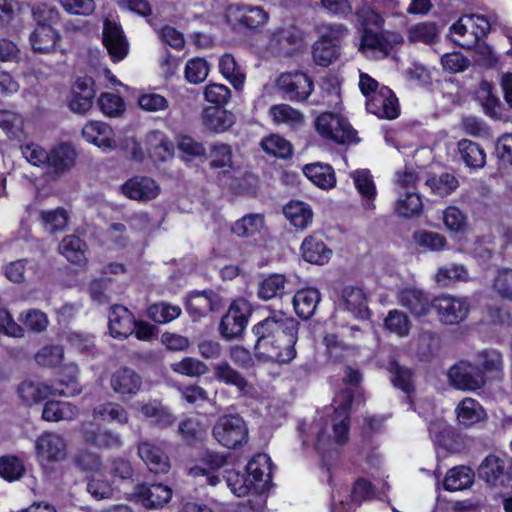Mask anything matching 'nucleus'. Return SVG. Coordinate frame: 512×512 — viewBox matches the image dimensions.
Here are the masks:
<instances>
[{
    "mask_svg": "<svg viewBox=\"0 0 512 512\" xmlns=\"http://www.w3.org/2000/svg\"><path fill=\"white\" fill-rule=\"evenodd\" d=\"M300 323L282 312H272L252 327L256 338L255 356L260 359L288 364L296 357Z\"/></svg>",
    "mask_w": 512,
    "mask_h": 512,
    "instance_id": "1",
    "label": "nucleus"
},
{
    "mask_svg": "<svg viewBox=\"0 0 512 512\" xmlns=\"http://www.w3.org/2000/svg\"><path fill=\"white\" fill-rule=\"evenodd\" d=\"M343 382L350 387L342 389L333 399V414L331 424L334 441L344 444L348 440L350 427V410L354 401L361 396L359 385L362 382V373L350 366L345 367Z\"/></svg>",
    "mask_w": 512,
    "mask_h": 512,
    "instance_id": "2",
    "label": "nucleus"
},
{
    "mask_svg": "<svg viewBox=\"0 0 512 512\" xmlns=\"http://www.w3.org/2000/svg\"><path fill=\"white\" fill-rule=\"evenodd\" d=\"M76 365L66 366L52 386L32 381H23L18 387V394L28 405L37 404L49 395L72 397L80 394L81 387L77 380Z\"/></svg>",
    "mask_w": 512,
    "mask_h": 512,
    "instance_id": "3",
    "label": "nucleus"
},
{
    "mask_svg": "<svg viewBox=\"0 0 512 512\" xmlns=\"http://www.w3.org/2000/svg\"><path fill=\"white\" fill-rule=\"evenodd\" d=\"M248 435L246 421L239 414L221 415L212 427L214 440L227 449H236L246 444Z\"/></svg>",
    "mask_w": 512,
    "mask_h": 512,
    "instance_id": "4",
    "label": "nucleus"
},
{
    "mask_svg": "<svg viewBox=\"0 0 512 512\" xmlns=\"http://www.w3.org/2000/svg\"><path fill=\"white\" fill-rule=\"evenodd\" d=\"M252 314V308L247 300L239 298L234 300L219 324L220 335L226 340H233L243 335Z\"/></svg>",
    "mask_w": 512,
    "mask_h": 512,
    "instance_id": "5",
    "label": "nucleus"
},
{
    "mask_svg": "<svg viewBox=\"0 0 512 512\" xmlns=\"http://www.w3.org/2000/svg\"><path fill=\"white\" fill-rule=\"evenodd\" d=\"M276 87L283 97L292 102H305L314 90L313 79L303 71L281 73Z\"/></svg>",
    "mask_w": 512,
    "mask_h": 512,
    "instance_id": "6",
    "label": "nucleus"
},
{
    "mask_svg": "<svg viewBox=\"0 0 512 512\" xmlns=\"http://www.w3.org/2000/svg\"><path fill=\"white\" fill-rule=\"evenodd\" d=\"M315 129L322 137L338 144L356 141L357 132L345 118L334 113L320 114L315 120Z\"/></svg>",
    "mask_w": 512,
    "mask_h": 512,
    "instance_id": "7",
    "label": "nucleus"
},
{
    "mask_svg": "<svg viewBox=\"0 0 512 512\" xmlns=\"http://www.w3.org/2000/svg\"><path fill=\"white\" fill-rule=\"evenodd\" d=\"M448 379L454 388L462 391H476L486 383L485 375L479 366L468 361L454 364L448 371Z\"/></svg>",
    "mask_w": 512,
    "mask_h": 512,
    "instance_id": "8",
    "label": "nucleus"
},
{
    "mask_svg": "<svg viewBox=\"0 0 512 512\" xmlns=\"http://www.w3.org/2000/svg\"><path fill=\"white\" fill-rule=\"evenodd\" d=\"M297 432L304 449L313 446L322 455L330 450L332 440L327 434V422L323 417L314 419L311 423L301 421Z\"/></svg>",
    "mask_w": 512,
    "mask_h": 512,
    "instance_id": "9",
    "label": "nucleus"
},
{
    "mask_svg": "<svg viewBox=\"0 0 512 512\" xmlns=\"http://www.w3.org/2000/svg\"><path fill=\"white\" fill-rule=\"evenodd\" d=\"M433 309L443 324L455 325L467 318L469 303L466 298L441 295L433 299Z\"/></svg>",
    "mask_w": 512,
    "mask_h": 512,
    "instance_id": "10",
    "label": "nucleus"
},
{
    "mask_svg": "<svg viewBox=\"0 0 512 512\" xmlns=\"http://www.w3.org/2000/svg\"><path fill=\"white\" fill-rule=\"evenodd\" d=\"M223 307L221 296L213 290L192 291L188 294L185 308L193 321L205 317L209 312Z\"/></svg>",
    "mask_w": 512,
    "mask_h": 512,
    "instance_id": "11",
    "label": "nucleus"
},
{
    "mask_svg": "<svg viewBox=\"0 0 512 512\" xmlns=\"http://www.w3.org/2000/svg\"><path fill=\"white\" fill-rule=\"evenodd\" d=\"M102 42L111 60L119 62L129 53V43L119 23L105 19L103 23Z\"/></svg>",
    "mask_w": 512,
    "mask_h": 512,
    "instance_id": "12",
    "label": "nucleus"
},
{
    "mask_svg": "<svg viewBox=\"0 0 512 512\" xmlns=\"http://www.w3.org/2000/svg\"><path fill=\"white\" fill-rule=\"evenodd\" d=\"M142 377L129 367H120L110 377V387L122 400L131 399L142 388Z\"/></svg>",
    "mask_w": 512,
    "mask_h": 512,
    "instance_id": "13",
    "label": "nucleus"
},
{
    "mask_svg": "<svg viewBox=\"0 0 512 512\" xmlns=\"http://www.w3.org/2000/svg\"><path fill=\"white\" fill-rule=\"evenodd\" d=\"M366 110L379 118L393 120L400 114L398 99L393 91L383 86L380 90L368 98Z\"/></svg>",
    "mask_w": 512,
    "mask_h": 512,
    "instance_id": "14",
    "label": "nucleus"
},
{
    "mask_svg": "<svg viewBox=\"0 0 512 512\" xmlns=\"http://www.w3.org/2000/svg\"><path fill=\"white\" fill-rule=\"evenodd\" d=\"M95 94L94 80L92 78H78L73 84L68 97L69 109L77 114H85L92 108Z\"/></svg>",
    "mask_w": 512,
    "mask_h": 512,
    "instance_id": "15",
    "label": "nucleus"
},
{
    "mask_svg": "<svg viewBox=\"0 0 512 512\" xmlns=\"http://www.w3.org/2000/svg\"><path fill=\"white\" fill-rule=\"evenodd\" d=\"M402 43L403 37L400 33L381 28L374 33L362 35L360 49L363 52L377 51L382 54V57H386L397 45Z\"/></svg>",
    "mask_w": 512,
    "mask_h": 512,
    "instance_id": "16",
    "label": "nucleus"
},
{
    "mask_svg": "<svg viewBox=\"0 0 512 512\" xmlns=\"http://www.w3.org/2000/svg\"><path fill=\"white\" fill-rule=\"evenodd\" d=\"M82 437L87 444L104 450L120 449L123 445L118 433L103 429L93 422L83 424Z\"/></svg>",
    "mask_w": 512,
    "mask_h": 512,
    "instance_id": "17",
    "label": "nucleus"
},
{
    "mask_svg": "<svg viewBox=\"0 0 512 512\" xmlns=\"http://www.w3.org/2000/svg\"><path fill=\"white\" fill-rule=\"evenodd\" d=\"M268 20V14L258 6H237L229 9L228 21L234 29H256Z\"/></svg>",
    "mask_w": 512,
    "mask_h": 512,
    "instance_id": "18",
    "label": "nucleus"
},
{
    "mask_svg": "<svg viewBox=\"0 0 512 512\" xmlns=\"http://www.w3.org/2000/svg\"><path fill=\"white\" fill-rule=\"evenodd\" d=\"M133 494L142 502L144 507L157 509L171 500L172 489L163 483H141L134 487Z\"/></svg>",
    "mask_w": 512,
    "mask_h": 512,
    "instance_id": "19",
    "label": "nucleus"
},
{
    "mask_svg": "<svg viewBox=\"0 0 512 512\" xmlns=\"http://www.w3.org/2000/svg\"><path fill=\"white\" fill-rule=\"evenodd\" d=\"M37 457L42 462L54 463L63 460L66 456L64 439L55 433H44L35 443Z\"/></svg>",
    "mask_w": 512,
    "mask_h": 512,
    "instance_id": "20",
    "label": "nucleus"
},
{
    "mask_svg": "<svg viewBox=\"0 0 512 512\" xmlns=\"http://www.w3.org/2000/svg\"><path fill=\"white\" fill-rule=\"evenodd\" d=\"M121 192L132 200L150 201L158 196L160 187L150 177L135 176L121 186Z\"/></svg>",
    "mask_w": 512,
    "mask_h": 512,
    "instance_id": "21",
    "label": "nucleus"
},
{
    "mask_svg": "<svg viewBox=\"0 0 512 512\" xmlns=\"http://www.w3.org/2000/svg\"><path fill=\"white\" fill-rule=\"evenodd\" d=\"M355 26L362 31V35L374 33L384 27L385 20L370 0H362L352 14Z\"/></svg>",
    "mask_w": 512,
    "mask_h": 512,
    "instance_id": "22",
    "label": "nucleus"
},
{
    "mask_svg": "<svg viewBox=\"0 0 512 512\" xmlns=\"http://www.w3.org/2000/svg\"><path fill=\"white\" fill-rule=\"evenodd\" d=\"M428 431L433 443L449 452H457L462 447L460 435L444 421H431Z\"/></svg>",
    "mask_w": 512,
    "mask_h": 512,
    "instance_id": "23",
    "label": "nucleus"
},
{
    "mask_svg": "<svg viewBox=\"0 0 512 512\" xmlns=\"http://www.w3.org/2000/svg\"><path fill=\"white\" fill-rule=\"evenodd\" d=\"M135 330V317L123 305H113L109 313V331L113 338L126 339Z\"/></svg>",
    "mask_w": 512,
    "mask_h": 512,
    "instance_id": "24",
    "label": "nucleus"
},
{
    "mask_svg": "<svg viewBox=\"0 0 512 512\" xmlns=\"http://www.w3.org/2000/svg\"><path fill=\"white\" fill-rule=\"evenodd\" d=\"M138 455L145 462L148 469L155 473H167L170 469V460L161 447L150 441L138 444Z\"/></svg>",
    "mask_w": 512,
    "mask_h": 512,
    "instance_id": "25",
    "label": "nucleus"
},
{
    "mask_svg": "<svg viewBox=\"0 0 512 512\" xmlns=\"http://www.w3.org/2000/svg\"><path fill=\"white\" fill-rule=\"evenodd\" d=\"M213 373L218 381L235 386L240 396H249L254 391V386L227 361L216 364L213 367Z\"/></svg>",
    "mask_w": 512,
    "mask_h": 512,
    "instance_id": "26",
    "label": "nucleus"
},
{
    "mask_svg": "<svg viewBox=\"0 0 512 512\" xmlns=\"http://www.w3.org/2000/svg\"><path fill=\"white\" fill-rule=\"evenodd\" d=\"M76 153L67 143H62L48 152L45 166L49 172L60 176L69 171L75 164Z\"/></svg>",
    "mask_w": 512,
    "mask_h": 512,
    "instance_id": "27",
    "label": "nucleus"
},
{
    "mask_svg": "<svg viewBox=\"0 0 512 512\" xmlns=\"http://www.w3.org/2000/svg\"><path fill=\"white\" fill-rule=\"evenodd\" d=\"M400 304L415 317L426 316L433 309V300L426 292L416 288H406L399 293Z\"/></svg>",
    "mask_w": 512,
    "mask_h": 512,
    "instance_id": "28",
    "label": "nucleus"
},
{
    "mask_svg": "<svg viewBox=\"0 0 512 512\" xmlns=\"http://www.w3.org/2000/svg\"><path fill=\"white\" fill-rule=\"evenodd\" d=\"M82 135L88 142L104 151L112 150L116 146L111 127L101 121H92L86 124L82 129Z\"/></svg>",
    "mask_w": 512,
    "mask_h": 512,
    "instance_id": "29",
    "label": "nucleus"
},
{
    "mask_svg": "<svg viewBox=\"0 0 512 512\" xmlns=\"http://www.w3.org/2000/svg\"><path fill=\"white\" fill-rule=\"evenodd\" d=\"M341 299L345 309L356 318L367 319L370 310L367 305V296L364 290L357 286H345L341 292Z\"/></svg>",
    "mask_w": 512,
    "mask_h": 512,
    "instance_id": "30",
    "label": "nucleus"
},
{
    "mask_svg": "<svg viewBox=\"0 0 512 512\" xmlns=\"http://www.w3.org/2000/svg\"><path fill=\"white\" fill-rule=\"evenodd\" d=\"M455 413L459 424L464 428H470L487 419V413L483 406L470 397H466L458 403Z\"/></svg>",
    "mask_w": 512,
    "mask_h": 512,
    "instance_id": "31",
    "label": "nucleus"
},
{
    "mask_svg": "<svg viewBox=\"0 0 512 512\" xmlns=\"http://www.w3.org/2000/svg\"><path fill=\"white\" fill-rule=\"evenodd\" d=\"M301 253L305 261L316 265H324L330 260L332 250L319 236L313 234L303 240Z\"/></svg>",
    "mask_w": 512,
    "mask_h": 512,
    "instance_id": "32",
    "label": "nucleus"
},
{
    "mask_svg": "<svg viewBox=\"0 0 512 512\" xmlns=\"http://www.w3.org/2000/svg\"><path fill=\"white\" fill-rule=\"evenodd\" d=\"M321 300L318 289L309 287L297 291L293 297V307L297 316L303 320L310 319Z\"/></svg>",
    "mask_w": 512,
    "mask_h": 512,
    "instance_id": "33",
    "label": "nucleus"
},
{
    "mask_svg": "<svg viewBox=\"0 0 512 512\" xmlns=\"http://www.w3.org/2000/svg\"><path fill=\"white\" fill-rule=\"evenodd\" d=\"M235 122L234 115L220 107H207L202 113L204 127L214 133L228 130Z\"/></svg>",
    "mask_w": 512,
    "mask_h": 512,
    "instance_id": "34",
    "label": "nucleus"
},
{
    "mask_svg": "<svg viewBox=\"0 0 512 512\" xmlns=\"http://www.w3.org/2000/svg\"><path fill=\"white\" fill-rule=\"evenodd\" d=\"M478 98L486 115L495 120L507 121L506 109L499 98L493 93V87L490 83L486 81L481 82Z\"/></svg>",
    "mask_w": 512,
    "mask_h": 512,
    "instance_id": "35",
    "label": "nucleus"
},
{
    "mask_svg": "<svg viewBox=\"0 0 512 512\" xmlns=\"http://www.w3.org/2000/svg\"><path fill=\"white\" fill-rule=\"evenodd\" d=\"M388 370L392 374L391 381L393 385L406 394L404 400L410 405V408L415 411L416 409L411 398V394L414 392L412 371L407 367L401 366L395 360L389 362Z\"/></svg>",
    "mask_w": 512,
    "mask_h": 512,
    "instance_id": "36",
    "label": "nucleus"
},
{
    "mask_svg": "<svg viewBox=\"0 0 512 512\" xmlns=\"http://www.w3.org/2000/svg\"><path fill=\"white\" fill-rule=\"evenodd\" d=\"M305 176L317 187L330 189L336 184L334 169L328 164L320 162L307 164L303 168Z\"/></svg>",
    "mask_w": 512,
    "mask_h": 512,
    "instance_id": "37",
    "label": "nucleus"
},
{
    "mask_svg": "<svg viewBox=\"0 0 512 512\" xmlns=\"http://www.w3.org/2000/svg\"><path fill=\"white\" fill-rule=\"evenodd\" d=\"M61 36L57 29L35 27L30 33L29 42L34 52L48 54L54 51Z\"/></svg>",
    "mask_w": 512,
    "mask_h": 512,
    "instance_id": "38",
    "label": "nucleus"
},
{
    "mask_svg": "<svg viewBox=\"0 0 512 512\" xmlns=\"http://www.w3.org/2000/svg\"><path fill=\"white\" fill-rule=\"evenodd\" d=\"M449 32L452 35L451 41L463 49H473L480 41L477 32L467 25V17L461 16L455 23H453Z\"/></svg>",
    "mask_w": 512,
    "mask_h": 512,
    "instance_id": "39",
    "label": "nucleus"
},
{
    "mask_svg": "<svg viewBox=\"0 0 512 512\" xmlns=\"http://www.w3.org/2000/svg\"><path fill=\"white\" fill-rule=\"evenodd\" d=\"M283 214L297 229H306L313 219V211L309 204L292 200L283 207Z\"/></svg>",
    "mask_w": 512,
    "mask_h": 512,
    "instance_id": "40",
    "label": "nucleus"
},
{
    "mask_svg": "<svg viewBox=\"0 0 512 512\" xmlns=\"http://www.w3.org/2000/svg\"><path fill=\"white\" fill-rule=\"evenodd\" d=\"M458 153L464 164L471 169H479L486 164V153L476 142L461 139L457 143Z\"/></svg>",
    "mask_w": 512,
    "mask_h": 512,
    "instance_id": "41",
    "label": "nucleus"
},
{
    "mask_svg": "<svg viewBox=\"0 0 512 512\" xmlns=\"http://www.w3.org/2000/svg\"><path fill=\"white\" fill-rule=\"evenodd\" d=\"M354 185L362 196L364 206L367 209H374V199L376 197V187L372 174L368 169H358L351 172Z\"/></svg>",
    "mask_w": 512,
    "mask_h": 512,
    "instance_id": "42",
    "label": "nucleus"
},
{
    "mask_svg": "<svg viewBox=\"0 0 512 512\" xmlns=\"http://www.w3.org/2000/svg\"><path fill=\"white\" fill-rule=\"evenodd\" d=\"M504 475V461L495 455H488L478 468V477L490 486L502 483Z\"/></svg>",
    "mask_w": 512,
    "mask_h": 512,
    "instance_id": "43",
    "label": "nucleus"
},
{
    "mask_svg": "<svg viewBox=\"0 0 512 512\" xmlns=\"http://www.w3.org/2000/svg\"><path fill=\"white\" fill-rule=\"evenodd\" d=\"M247 476L254 481V487L257 483L263 482L261 489L267 487L271 479V459L267 454H258L254 456L246 465Z\"/></svg>",
    "mask_w": 512,
    "mask_h": 512,
    "instance_id": "44",
    "label": "nucleus"
},
{
    "mask_svg": "<svg viewBox=\"0 0 512 512\" xmlns=\"http://www.w3.org/2000/svg\"><path fill=\"white\" fill-rule=\"evenodd\" d=\"M302 42L300 35L291 29H283L275 33L271 39V47L279 55H291Z\"/></svg>",
    "mask_w": 512,
    "mask_h": 512,
    "instance_id": "45",
    "label": "nucleus"
},
{
    "mask_svg": "<svg viewBox=\"0 0 512 512\" xmlns=\"http://www.w3.org/2000/svg\"><path fill=\"white\" fill-rule=\"evenodd\" d=\"M473 480L474 473L469 467L458 466L447 472L443 486L447 491H459L470 487Z\"/></svg>",
    "mask_w": 512,
    "mask_h": 512,
    "instance_id": "46",
    "label": "nucleus"
},
{
    "mask_svg": "<svg viewBox=\"0 0 512 512\" xmlns=\"http://www.w3.org/2000/svg\"><path fill=\"white\" fill-rule=\"evenodd\" d=\"M140 412L144 417L152 419L153 423L161 428H168L176 421V417L169 409L156 400L143 404Z\"/></svg>",
    "mask_w": 512,
    "mask_h": 512,
    "instance_id": "47",
    "label": "nucleus"
},
{
    "mask_svg": "<svg viewBox=\"0 0 512 512\" xmlns=\"http://www.w3.org/2000/svg\"><path fill=\"white\" fill-rule=\"evenodd\" d=\"M93 416L102 421L115 422L120 425L127 424L129 421L127 410L121 404L115 402H105L97 405L93 409Z\"/></svg>",
    "mask_w": 512,
    "mask_h": 512,
    "instance_id": "48",
    "label": "nucleus"
},
{
    "mask_svg": "<svg viewBox=\"0 0 512 512\" xmlns=\"http://www.w3.org/2000/svg\"><path fill=\"white\" fill-rule=\"evenodd\" d=\"M285 284L286 277L283 274H270L259 282L257 296L264 301L281 297L284 293Z\"/></svg>",
    "mask_w": 512,
    "mask_h": 512,
    "instance_id": "49",
    "label": "nucleus"
},
{
    "mask_svg": "<svg viewBox=\"0 0 512 512\" xmlns=\"http://www.w3.org/2000/svg\"><path fill=\"white\" fill-rule=\"evenodd\" d=\"M31 16L38 28L56 29L60 23V12L56 7L45 3H39L32 7Z\"/></svg>",
    "mask_w": 512,
    "mask_h": 512,
    "instance_id": "50",
    "label": "nucleus"
},
{
    "mask_svg": "<svg viewBox=\"0 0 512 512\" xmlns=\"http://www.w3.org/2000/svg\"><path fill=\"white\" fill-rule=\"evenodd\" d=\"M232 147L226 143L216 142L210 146L209 167L211 169H222L223 173L229 172L233 168Z\"/></svg>",
    "mask_w": 512,
    "mask_h": 512,
    "instance_id": "51",
    "label": "nucleus"
},
{
    "mask_svg": "<svg viewBox=\"0 0 512 512\" xmlns=\"http://www.w3.org/2000/svg\"><path fill=\"white\" fill-rule=\"evenodd\" d=\"M181 313L180 306L165 301L153 303L147 308V316L158 324L169 323L178 318Z\"/></svg>",
    "mask_w": 512,
    "mask_h": 512,
    "instance_id": "52",
    "label": "nucleus"
},
{
    "mask_svg": "<svg viewBox=\"0 0 512 512\" xmlns=\"http://www.w3.org/2000/svg\"><path fill=\"white\" fill-rule=\"evenodd\" d=\"M77 408L64 401H47L42 411V418L46 421H60L73 419Z\"/></svg>",
    "mask_w": 512,
    "mask_h": 512,
    "instance_id": "53",
    "label": "nucleus"
},
{
    "mask_svg": "<svg viewBox=\"0 0 512 512\" xmlns=\"http://www.w3.org/2000/svg\"><path fill=\"white\" fill-rule=\"evenodd\" d=\"M422 210L423 204L420 195L409 190L403 196L400 195L395 207L396 214L403 218L418 216Z\"/></svg>",
    "mask_w": 512,
    "mask_h": 512,
    "instance_id": "54",
    "label": "nucleus"
},
{
    "mask_svg": "<svg viewBox=\"0 0 512 512\" xmlns=\"http://www.w3.org/2000/svg\"><path fill=\"white\" fill-rule=\"evenodd\" d=\"M221 74L229 80L236 90H241L245 81V74L231 54H224L219 60Z\"/></svg>",
    "mask_w": 512,
    "mask_h": 512,
    "instance_id": "55",
    "label": "nucleus"
},
{
    "mask_svg": "<svg viewBox=\"0 0 512 512\" xmlns=\"http://www.w3.org/2000/svg\"><path fill=\"white\" fill-rule=\"evenodd\" d=\"M149 142L150 151L156 159L166 161L174 156V143L164 133L153 131L149 136Z\"/></svg>",
    "mask_w": 512,
    "mask_h": 512,
    "instance_id": "56",
    "label": "nucleus"
},
{
    "mask_svg": "<svg viewBox=\"0 0 512 512\" xmlns=\"http://www.w3.org/2000/svg\"><path fill=\"white\" fill-rule=\"evenodd\" d=\"M264 217L261 214H247L231 226V232L238 237H251L263 226Z\"/></svg>",
    "mask_w": 512,
    "mask_h": 512,
    "instance_id": "57",
    "label": "nucleus"
},
{
    "mask_svg": "<svg viewBox=\"0 0 512 512\" xmlns=\"http://www.w3.org/2000/svg\"><path fill=\"white\" fill-rule=\"evenodd\" d=\"M314 62L323 67L329 66L339 56V47L329 41L319 39L312 48Z\"/></svg>",
    "mask_w": 512,
    "mask_h": 512,
    "instance_id": "58",
    "label": "nucleus"
},
{
    "mask_svg": "<svg viewBox=\"0 0 512 512\" xmlns=\"http://www.w3.org/2000/svg\"><path fill=\"white\" fill-rule=\"evenodd\" d=\"M426 185L431 191L440 197H446L453 193L459 186L457 178L450 173H442L426 180Z\"/></svg>",
    "mask_w": 512,
    "mask_h": 512,
    "instance_id": "59",
    "label": "nucleus"
},
{
    "mask_svg": "<svg viewBox=\"0 0 512 512\" xmlns=\"http://www.w3.org/2000/svg\"><path fill=\"white\" fill-rule=\"evenodd\" d=\"M439 30L434 22H421L408 30V40L410 42H422L433 44L437 41Z\"/></svg>",
    "mask_w": 512,
    "mask_h": 512,
    "instance_id": "60",
    "label": "nucleus"
},
{
    "mask_svg": "<svg viewBox=\"0 0 512 512\" xmlns=\"http://www.w3.org/2000/svg\"><path fill=\"white\" fill-rule=\"evenodd\" d=\"M323 343L329 360L334 363L342 362L351 349L350 345L334 333H327L323 338Z\"/></svg>",
    "mask_w": 512,
    "mask_h": 512,
    "instance_id": "61",
    "label": "nucleus"
},
{
    "mask_svg": "<svg viewBox=\"0 0 512 512\" xmlns=\"http://www.w3.org/2000/svg\"><path fill=\"white\" fill-rule=\"evenodd\" d=\"M84 243L75 235L65 236L59 244V251L68 261L79 264L84 259Z\"/></svg>",
    "mask_w": 512,
    "mask_h": 512,
    "instance_id": "62",
    "label": "nucleus"
},
{
    "mask_svg": "<svg viewBox=\"0 0 512 512\" xmlns=\"http://www.w3.org/2000/svg\"><path fill=\"white\" fill-rule=\"evenodd\" d=\"M262 149L270 155L278 158H289L293 154L292 145L279 135H271L261 141Z\"/></svg>",
    "mask_w": 512,
    "mask_h": 512,
    "instance_id": "63",
    "label": "nucleus"
},
{
    "mask_svg": "<svg viewBox=\"0 0 512 512\" xmlns=\"http://www.w3.org/2000/svg\"><path fill=\"white\" fill-rule=\"evenodd\" d=\"M492 287L500 298L512 301V268H498Z\"/></svg>",
    "mask_w": 512,
    "mask_h": 512,
    "instance_id": "64",
    "label": "nucleus"
}]
</instances>
